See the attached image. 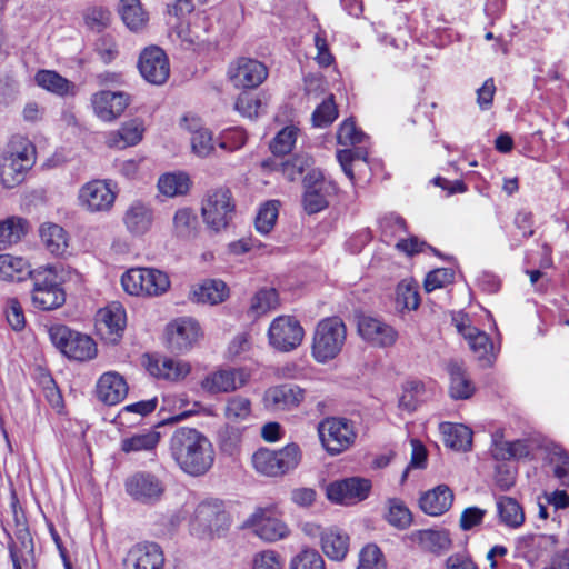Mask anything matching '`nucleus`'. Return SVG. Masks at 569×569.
<instances>
[{
    "instance_id": "obj_1",
    "label": "nucleus",
    "mask_w": 569,
    "mask_h": 569,
    "mask_svg": "<svg viewBox=\"0 0 569 569\" xmlns=\"http://www.w3.org/2000/svg\"><path fill=\"white\" fill-rule=\"evenodd\" d=\"M169 453L180 470L192 477L206 475L216 458L210 439L200 430L189 427H179L172 432Z\"/></svg>"
},
{
    "instance_id": "obj_2",
    "label": "nucleus",
    "mask_w": 569,
    "mask_h": 569,
    "mask_svg": "<svg viewBox=\"0 0 569 569\" xmlns=\"http://www.w3.org/2000/svg\"><path fill=\"white\" fill-rule=\"evenodd\" d=\"M347 328L339 317L322 319L316 327L312 341V356L326 363L336 358L346 342Z\"/></svg>"
},
{
    "instance_id": "obj_3",
    "label": "nucleus",
    "mask_w": 569,
    "mask_h": 569,
    "mask_svg": "<svg viewBox=\"0 0 569 569\" xmlns=\"http://www.w3.org/2000/svg\"><path fill=\"white\" fill-rule=\"evenodd\" d=\"M51 342L66 357L77 361H88L97 356V345L88 335L57 325L49 330Z\"/></svg>"
},
{
    "instance_id": "obj_4",
    "label": "nucleus",
    "mask_w": 569,
    "mask_h": 569,
    "mask_svg": "<svg viewBox=\"0 0 569 569\" xmlns=\"http://www.w3.org/2000/svg\"><path fill=\"white\" fill-rule=\"evenodd\" d=\"M236 203L230 189L219 187L207 191L201 203V214L208 228L218 232L232 220Z\"/></svg>"
},
{
    "instance_id": "obj_5",
    "label": "nucleus",
    "mask_w": 569,
    "mask_h": 569,
    "mask_svg": "<svg viewBox=\"0 0 569 569\" xmlns=\"http://www.w3.org/2000/svg\"><path fill=\"white\" fill-rule=\"evenodd\" d=\"M300 458L298 445L290 443L280 450L259 449L253 453L252 462L258 472L278 477L295 469Z\"/></svg>"
},
{
    "instance_id": "obj_6",
    "label": "nucleus",
    "mask_w": 569,
    "mask_h": 569,
    "mask_svg": "<svg viewBox=\"0 0 569 569\" xmlns=\"http://www.w3.org/2000/svg\"><path fill=\"white\" fill-rule=\"evenodd\" d=\"M320 441L328 453L339 455L356 439L353 425L346 418H326L318 425Z\"/></svg>"
},
{
    "instance_id": "obj_7",
    "label": "nucleus",
    "mask_w": 569,
    "mask_h": 569,
    "mask_svg": "<svg viewBox=\"0 0 569 569\" xmlns=\"http://www.w3.org/2000/svg\"><path fill=\"white\" fill-rule=\"evenodd\" d=\"M303 208L308 214L318 213L329 206V199L336 194L335 182L326 180L319 170H310L303 178Z\"/></svg>"
},
{
    "instance_id": "obj_8",
    "label": "nucleus",
    "mask_w": 569,
    "mask_h": 569,
    "mask_svg": "<svg viewBox=\"0 0 569 569\" xmlns=\"http://www.w3.org/2000/svg\"><path fill=\"white\" fill-rule=\"evenodd\" d=\"M305 336L300 322L292 316H279L268 329L271 347L281 352H289L300 346Z\"/></svg>"
},
{
    "instance_id": "obj_9",
    "label": "nucleus",
    "mask_w": 569,
    "mask_h": 569,
    "mask_svg": "<svg viewBox=\"0 0 569 569\" xmlns=\"http://www.w3.org/2000/svg\"><path fill=\"white\" fill-rule=\"evenodd\" d=\"M267 77V67L252 58L240 57L232 61L228 68V78L238 89L257 88Z\"/></svg>"
},
{
    "instance_id": "obj_10",
    "label": "nucleus",
    "mask_w": 569,
    "mask_h": 569,
    "mask_svg": "<svg viewBox=\"0 0 569 569\" xmlns=\"http://www.w3.org/2000/svg\"><path fill=\"white\" fill-rule=\"evenodd\" d=\"M371 487V481L367 478H345L328 485L327 498L336 503L351 506L367 499Z\"/></svg>"
},
{
    "instance_id": "obj_11",
    "label": "nucleus",
    "mask_w": 569,
    "mask_h": 569,
    "mask_svg": "<svg viewBox=\"0 0 569 569\" xmlns=\"http://www.w3.org/2000/svg\"><path fill=\"white\" fill-rule=\"evenodd\" d=\"M243 529H251L264 541L273 542L288 536L287 525L271 516L268 508H257L242 523Z\"/></svg>"
},
{
    "instance_id": "obj_12",
    "label": "nucleus",
    "mask_w": 569,
    "mask_h": 569,
    "mask_svg": "<svg viewBox=\"0 0 569 569\" xmlns=\"http://www.w3.org/2000/svg\"><path fill=\"white\" fill-rule=\"evenodd\" d=\"M34 149L32 146L24 147L22 151L6 156L0 163V179L6 188H14L23 182L27 172L34 163Z\"/></svg>"
},
{
    "instance_id": "obj_13",
    "label": "nucleus",
    "mask_w": 569,
    "mask_h": 569,
    "mask_svg": "<svg viewBox=\"0 0 569 569\" xmlns=\"http://www.w3.org/2000/svg\"><path fill=\"white\" fill-rule=\"evenodd\" d=\"M127 493L137 502L153 505L158 502L163 492L162 481L149 472H137L126 480Z\"/></svg>"
},
{
    "instance_id": "obj_14",
    "label": "nucleus",
    "mask_w": 569,
    "mask_h": 569,
    "mask_svg": "<svg viewBox=\"0 0 569 569\" xmlns=\"http://www.w3.org/2000/svg\"><path fill=\"white\" fill-rule=\"evenodd\" d=\"M138 68L143 79L156 86L163 84L170 74L167 54L156 46L146 48L141 52Z\"/></svg>"
},
{
    "instance_id": "obj_15",
    "label": "nucleus",
    "mask_w": 569,
    "mask_h": 569,
    "mask_svg": "<svg viewBox=\"0 0 569 569\" xmlns=\"http://www.w3.org/2000/svg\"><path fill=\"white\" fill-rule=\"evenodd\" d=\"M80 206L90 212H107L116 200V192L102 180L87 182L79 190Z\"/></svg>"
},
{
    "instance_id": "obj_16",
    "label": "nucleus",
    "mask_w": 569,
    "mask_h": 569,
    "mask_svg": "<svg viewBox=\"0 0 569 569\" xmlns=\"http://www.w3.org/2000/svg\"><path fill=\"white\" fill-rule=\"evenodd\" d=\"M168 347L174 352H186L200 337L199 323L188 317L178 318L167 326Z\"/></svg>"
},
{
    "instance_id": "obj_17",
    "label": "nucleus",
    "mask_w": 569,
    "mask_h": 569,
    "mask_svg": "<svg viewBox=\"0 0 569 569\" xmlns=\"http://www.w3.org/2000/svg\"><path fill=\"white\" fill-rule=\"evenodd\" d=\"M126 569H163L164 555L156 542H140L132 546L124 560Z\"/></svg>"
},
{
    "instance_id": "obj_18",
    "label": "nucleus",
    "mask_w": 569,
    "mask_h": 569,
    "mask_svg": "<svg viewBox=\"0 0 569 569\" xmlns=\"http://www.w3.org/2000/svg\"><path fill=\"white\" fill-rule=\"evenodd\" d=\"M305 389L293 383L270 387L263 395V403L271 411H288L297 408L305 399Z\"/></svg>"
},
{
    "instance_id": "obj_19",
    "label": "nucleus",
    "mask_w": 569,
    "mask_h": 569,
    "mask_svg": "<svg viewBox=\"0 0 569 569\" xmlns=\"http://www.w3.org/2000/svg\"><path fill=\"white\" fill-rule=\"evenodd\" d=\"M130 98L124 92L101 90L91 97L94 114L104 122L119 118L129 106Z\"/></svg>"
},
{
    "instance_id": "obj_20",
    "label": "nucleus",
    "mask_w": 569,
    "mask_h": 569,
    "mask_svg": "<svg viewBox=\"0 0 569 569\" xmlns=\"http://www.w3.org/2000/svg\"><path fill=\"white\" fill-rule=\"evenodd\" d=\"M358 332L363 340L381 348L392 346L398 338V332L390 325L370 316L358 318Z\"/></svg>"
},
{
    "instance_id": "obj_21",
    "label": "nucleus",
    "mask_w": 569,
    "mask_h": 569,
    "mask_svg": "<svg viewBox=\"0 0 569 569\" xmlns=\"http://www.w3.org/2000/svg\"><path fill=\"white\" fill-rule=\"evenodd\" d=\"M558 543L555 535L530 533L517 540V549L523 555L528 562H536L550 555Z\"/></svg>"
},
{
    "instance_id": "obj_22",
    "label": "nucleus",
    "mask_w": 569,
    "mask_h": 569,
    "mask_svg": "<svg viewBox=\"0 0 569 569\" xmlns=\"http://www.w3.org/2000/svg\"><path fill=\"white\" fill-rule=\"evenodd\" d=\"M406 540L419 546L433 555H442L451 548L452 540L447 530H415L406 536Z\"/></svg>"
},
{
    "instance_id": "obj_23",
    "label": "nucleus",
    "mask_w": 569,
    "mask_h": 569,
    "mask_svg": "<svg viewBox=\"0 0 569 569\" xmlns=\"http://www.w3.org/2000/svg\"><path fill=\"white\" fill-rule=\"evenodd\" d=\"M126 327V311L119 303H112L98 313V329L110 342L116 343Z\"/></svg>"
},
{
    "instance_id": "obj_24",
    "label": "nucleus",
    "mask_w": 569,
    "mask_h": 569,
    "mask_svg": "<svg viewBox=\"0 0 569 569\" xmlns=\"http://www.w3.org/2000/svg\"><path fill=\"white\" fill-rule=\"evenodd\" d=\"M97 397L108 406L122 401L128 393V385L124 378L116 372H104L97 382Z\"/></svg>"
},
{
    "instance_id": "obj_25",
    "label": "nucleus",
    "mask_w": 569,
    "mask_h": 569,
    "mask_svg": "<svg viewBox=\"0 0 569 569\" xmlns=\"http://www.w3.org/2000/svg\"><path fill=\"white\" fill-rule=\"evenodd\" d=\"M147 370L156 378L176 381L190 372V365L182 360L152 356L148 358Z\"/></svg>"
},
{
    "instance_id": "obj_26",
    "label": "nucleus",
    "mask_w": 569,
    "mask_h": 569,
    "mask_svg": "<svg viewBox=\"0 0 569 569\" xmlns=\"http://www.w3.org/2000/svg\"><path fill=\"white\" fill-rule=\"evenodd\" d=\"M453 502V492L447 485L426 491L419 499L421 510L432 517L447 512Z\"/></svg>"
},
{
    "instance_id": "obj_27",
    "label": "nucleus",
    "mask_w": 569,
    "mask_h": 569,
    "mask_svg": "<svg viewBox=\"0 0 569 569\" xmlns=\"http://www.w3.org/2000/svg\"><path fill=\"white\" fill-rule=\"evenodd\" d=\"M450 378L449 395L455 400H466L476 391L475 385L467 373L462 362L450 360L447 365Z\"/></svg>"
},
{
    "instance_id": "obj_28",
    "label": "nucleus",
    "mask_w": 569,
    "mask_h": 569,
    "mask_svg": "<svg viewBox=\"0 0 569 569\" xmlns=\"http://www.w3.org/2000/svg\"><path fill=\"white\" fill-rule=\"evenodd\" d=\"M350 538L338 527H327L322 533L320 547L328 559L342 561L349 551Z\"/></svg>"
},
{
    "instance_id": "obj_29",
    "label": "nucleus",
    "mask_w": 569,
    "mask_h": 569,
    "mask_svg": "<svg viewBox=\"0 0 569 569\" xmlns=\"http://www.w3.org/2000/svg\"><path fill=\"white\" fill-rule=\"evenodd\" d=\"M458 331L468 341L469 348L479 360L491 363L495 359L493 343L489 336L476 327L458 325Z\"/></svg>"
},
{
    "instance_id": "obj_30",
    "label": "nucleus",
    "mask_w": 569,
    "mask_h": 569,
    "mask_svg": "<svg viewBox=\"0 0 569 569\" xmlns=\"http://www.w3.org/2000/svg\"><path fill=\"white\" fill-rule=\"evenodd\" d=\"M182 121L184 128L191 133L192 152L200 158L209 157L214 150L212 132L203 128L196 118L184 117Z\"/></svg>"
},
{
    "instance_id": "obj_31",
    "label": "nucleus",
    "mask_w": 569,
    "mask_h": 569,
    "mask_svg": "<svg viewBox=\"0 0 569 569\" xmlns=\"http://www.w3.org/2000/svg\"><path fill=\"white\" fill-rule=\"evenodd\" d=\"M439 430L445 445L457 451H468L472 446V430L461 423L441 422Z\"/></svg>"
},
{
    "instance_id": "obj_32",
    "label": "nucleus",
    "mask_w": 569,
    "mask_h": 569,
    "mask_svg": "<svg viewBox=\"0 0 569 569\" xmlns=\"http://www.w3.org/2000/svg\"><path fill=\"white\" fill-rule=\"evenodd\" d=\"M36 83L58 97L74 96L77 92L76 84L57 71L42 69L34 76Z\"/></svg>"
},
{
    "instance_id": "obj_33",
    "label": "nucleus",
    "mask_w": 569,
    "mask_h": 569,
    "mask_svg": "<svg viewBox=\"0 0 569 569\" xmlns=\"http://www.w3.org/2000/svg\"><path fill=\"white\" fill-rule=\"evenodd\" d=\"M70 273L62 264H47L32 269L28 278L32 280L33 288L52 289L60 287Z\"/></svg>"
},
{
    "instance_id": "obj_34",
    "label": "nucleus",
    "mask_w": 569,
    "mask_h": 569,
    "mask_svg": "<svg viewBox=\"0 0 569 569\" xmlns=\"http://www.w3.org/2000/svg\"><path fill=\"white\" fill-rule=\"evenodd\" d=\"M199 220L196 211L189 207L179 208L172 218V236L179 240L197 237Z\"/></svg>"
},
{
    "instance_id": "obj_35",
    "label": "nucleus",
    "mask_w": 569,
    "mask_h": 569,
    "mask_svg": "<svg viewBox=\"0 0 569 569\" xmlns=\"http://www.w3.org/2000/svg\"><path fill=\"white\" fill-rule=\"evenodd\" d=\"M241 373L234 370H219L211 375H208L201 381V388L209 393L230 392L241 387L244 382L243 379L237 376Z\"/></svg>"
},
{
    "instance_id": "obj_36",
    "label": "nucleus",
    "mask_w": 569,
    "mask_h": 569,
    "mask_svg": "<svg viewBox=\"0 0 569 569\" xmlns=\"http://www.w3.org/2000/svg\"><path fill=\"white\" fill-rule=\"evenodd\" d=\"M127 229L133 234H144L152 224V210L142 202L132 203L123 218Z\"/></svg>"
},
{
    "instance_id": "obj_37",
    "label": "nucleus",
    "mask_w": 569,
    "mask_h": 569,
    "mask_svg": "<svg viewBox=\"0 0 569 569\" xmlns=\"http://www.w3.org/2000/svg\"><path fill=\"white\" fill-rule=\"evenodd\" d=\"M143 131L142 121L138 119L130 120L123 123L119 130L109 134L108 144L119 149L134 146L141 141Z\"/></svg>"
},
{
    "instance_id": "obj_38",
    "label": "nucleus",
    "mask_w": 569,
    "mask_h": 569,
    "mask_svg": "<svg viewBox=\"0 0 569 569\" xmlns=\"http://www.w3.org/2000/svg\"><path fill=\"white\" fill-rule=\"evenodd\" d=\"M30 263L21 258L8 253L0 254V280L23 281L31 273Z\"/></svg>"
},
{
    "instance_id": "obj_39",
    "label": "nucleus",
    "mask_w": 569,
    "mask_h": 569,
    "mask_svg": "<svg viewBox=\"0 0 569 569\" xmlns=\"http://www.w3.org/2000/svg\"><path fill=\"white\" fill-rule=\"evenodd\" d=\"M228 297V287L222 280L209 279L192 291V300L200 303L217 305Z\"/></svg>"
},
{
    "instance_id": "obj_40",
    "label": "nucleus",
    "mask_w": 569,
    "mask_h": 569,
    "mask_svg": "<svg viewBox=\"0 0 569 569\" xmlns=\"http://www.w3.org/2000/svg\"><path fill=\"white\" fill-rule=\"evenodd\" d=\"M499 520L506 527L517 529L525 522V512L520 503L511 497H499L497 500Z\"/></svg>"
},
{
    "instance_id": "obj_41",
    "label": "nucleus",
    "mask_w": 569,
    "mask_h": 569,
    "mask_svg": "<svg viewBox=\"0 0 569 569\" xmlns=\"http://www.w3.org/2000/svg\"><path fill=\"white\" fill-rule=\"evenodd\" d=\"M40 237L47 250L57 257H62L68 249V236L62 227L46 223L40 228Z\"/></svg>"
},
{
    "instance_id": "obj_42",
    "label": "nucleus",
    "mask_w": 569,
    "mask_h": 569,
    "mask_svg": "<svg viewBox=\"0 0 569 569\" xmlns=\"http://www.w3.org/2000/svg\"><path fill=\"white\" fill-rule=\"evenodd\" d=\"M191 186L190 178L184 172H169L158 180L159 191L167 197H177L188 193Z\"/></svg>"
},
{
    "instance_id": "obj_43",
    "label": "nucleus",
    "mask_w": 569,
    "mask_h": 569,
    "mask_svg": "<svg viewBox=\"0 0 569 569\" xmlns=\"http://www.w3.org/2000/svg\"><path fill=\"white\" fill-rule=\"evenodd\" d=\"M119 13L123 23L132 31L140 30L148 21L139 0H120Z\"/></svg>"
},
{
    "instance_id": "obj_44",
    "label": "nucleus",
    "mask_w": 569,
    "mask_h": 569,
    "mask_svg": "<svg viewBox=\"0 0 569 569\" xmlns=\"http://www.w3.org/2000/svg\"><path fill=\"white\" fill-rule=\"evenodd\" d=\"M31 299L36 308L52 310L64 303L66 292L61 286L53 287L52 289L32 288Z\"/></svg>"
},
{
    "instance_id": "obj_45",
    "label": "nucleus",
    "mask_w": 569,
    "mask_h": 569,
    "mask_svg": "<svg viewBox=\"0 0 569 569\" xmlns=\"http://www.w3.org/2000/svg\"><path fill=\"white\" fill-rule=\"evenodd\" d=\"M160 441V433L157 431H148L136 433L121 440V450L126 453L152 451Z\"/></svg>"
},
{
    "instance_id": "obj_46",
    "label": "nucleus",
    "mask_w": 569,
    "mask_h": 569,
    "mask_svg": "<svg viewBox=\"0 0 569 569\" xmlns=\"http://www.w3.org/2000/svg\"><path fill=\"white\" fill-rule=\"evenodd\" d=\"M170 287V280L166 272L152 268H143V295L159 296Z\"/></svg>"
},
{
    "instance_id": "obj_47",
    "label": "nucleus",
    "mask_w": 569,
    "mask_h": 569,
    "mask_svg": "<svg viewBox=\"0 0 569 569\" xmlns=\"http://www.w3.org/2000/svg\"><path fill=\"white\" fill-rule=\"evenodd\" d=\"M251 401L242 396L228 398L224 407V417L232 422H242L251 417Z\"/></svg>"
},
{
    "instance_id": "obj_48",
    "label": "nucleus",
    "mask_w": 569,
    "mask_h": 569,
    "mask_svg": "<svg viewBox=\"0 0 569 569\" xmlns=\"http://www.w3.org/2000/svg\"><path fill=\"white\" fill-rule=\"evenodd\" d=\"M356 569H387V561L381 549L375 543H367L359 552Z\"/></svg>"
},
{
    "instance_id": "obj_49",
    "label": "nucleus",
    "mask_w": 569,
    "mask_h": 569,
    "mask_svg": "<svg viewBox=\"0 0 569 569\" xmlns=\"http://www.w3.org/2000/svg\"><path fill=\"white\" fill-rule=\"evenodd\" d=\"M278 306V292L273 288L260 289L251 299L250 312L262 316Z\"/></svg>"
},
{
    "instance_id": "obj_50",
    "label": "nucleus",
    "mask_w": 569,
    "mask_h": 569,
    "mask_svg": "<svg viewBox=\"0 0 569 569\" xmlns=\"http://www.w3.org/2000/svg\"><path fill=\"white\" fill-rule=\"evenodd\" d=\"M298 132L295 126L282 128L270 142L271 152L276 156L288 154L297 141Z\"/></svg>"
},
{
    "instance_id": "obj_51",
    "label": "nucleus",
    "mask_w": 569,
    "mask_h": 569,
    "mask_svg": "<svg viewBox=\"0 0 569 569\" xmlns=\"http://www.w3.org/2000/svg\"><path fill=\"white\" fill-rule=\"evenodd\" d=\"M24 220L14 218L0 222V250L20 240L24 234Z\"/></svg>"
},
{
    "instance_id": "obj_52",
    "label": "nucleus",
    "mask_w": 569,
    "mask_h": 569,
    "mask_svg": "<svg viewBox=\"0 0 569 569\" xmlns=\"http://www.w3.org/2000/svg\"><path fill=\"white\" fill-rule=\"evenodd\" d=\"M313 160L307 153H298L292 158L281 162L282 174L289 180L295 181L305 171L309 170L312 166Z\"/></svg>"
},
{
    "instance_id": "obj_53",
    "label": "nucleus",
    "mask_w": 569,
    "mask_h": 569,
    "mask_svg": "<svg viewBox=\"0 0 569 569\" xmlns=\"http://www.w3.org/2000/svg\"><path fill=\"white\" fill-rule=\"evenodd\" d=\"M353 147H355L353 149H343V150L337 151V159H338L345 174L351 181H353V179H355L352 163L355 161H362L366 163L367 158H368V150L366 147H362V146H359V147L353 146Z\"/></svg>"
},
{
    "instance_id": "obj_54",
    "label": "nucleus",
    "mask_w": 569,
    "mask_h": 569,
    "mask_svg": "<svg viewBox=\"0 0 569 569\" xmlns=\"http://www.w3.org/2000/svg\"><path fill=\"white\" fill-rule=\"evenodd\" d=\"M386 518L391 526L398 529L407 528L412 520L411 512L399 499H390L388 501V513Z\"/></svg>"
},
{
    "instance_id": "obj_55",
    "label": "nucleus",
    "mask_w": 569,
    "mask_h": 569,
    "mask_svg": "<svg viewBox=\"0 0 569 569\" xmlns=\"http://www.w3.org/2000/svg\"><path fill=\"white\" fill-rule=\"evenodd\" d=\"M396 301L405 309H417L420 303L417 284L408 280L399 282L396 289Z\"/></svg>"
},
{
    "instance_id": "obj_56",
    "label": "nucleus",
    "mask_w": 569,
    "mask_h": 569,
    "mask_svg": "<svg viewBox=\"0 0 569 569\" xmlns=\"http://www.w3.org/2000/svg\"><path fill=\"white\" fill-rule=\"evenodd\" d=\"M86 26L93 32H102L111 21V12L102 7H91L83 12Z\"/></svg>"
},
{
    "instance_id": "obj_57",
    "label": "nucleus",
    "mask_w": 569,
    "mask_h": 569,
    "mask_svg": "<svg viewBox=\"0 0 569 569\" xmlns=\"http://www.w3.org/2000/svg\"><path fill=\"white\" fill-rule=\"evenodd\" d=\"M279 202L276 200L267 201L259 210L256 218V229L261 234L269 233L278 218Z\"/></svg>"
},
{
    "instance_id": "obj_58",
    "label": "nucleus",
    "mask_w": 569,
    "mask_h": 569,
    "mask_svg": "<svg viewBox=\"0 0 569 569\" xmlns=\"http://www.w3.org/2000/svg\"><path fill=\"white\" fill-rule=\"evenodd\" d=\"M338 117V110L333 96L326 98L312 113V122L315 127L326 128L330 126Z\"/></svg>"
},
{
    "instance_id": "obj_59",
    "label": "nucleus",
    "mask_w": 569,
    "mask_h": 569,
    "mask_svg": "<svg viewBox=\"0 0 569 569\" xmlns=\"http://www.w3.org/2000/svg\"><path fill=\"white\" fill-rule=\"evenodd\" d=\"M290 569H326V565L317 550L307 548L291 559Z\"/></svg>"
},
{
    "instance_id": "obj_60",
    "label": "nucleus",
    "mask_w": 569,
    "mask_h": 569,
    "mask_svg": "<svg viewBox=\"0 0 569 569\" xmlns=\"http://www.w3.org/2000/svg\"><path fill=\"white\" fill-rule=\"evenodd\" d=\"M368 137L359 130L351 119H346L337 132L338 143L341 146H357L363 143Z\"/></svg>"
},
{
    "instance_id": "obj_61",
    "label": "nucleus",
    "mask_w": 569,
    "mask_h": 569,
    "mask_svg": "<svg viewBox=\"0 0 569 569\" xmlns=\"http://www.w3.org/2000/svg\"><path fill=\"white\" fill-rule=\"evenodd\" d=\"M218 440L220 449L223 452L233 455L241 441V430L237 427L227 425L219 431Z\"/></svg>"
},
{
    "instance_id": "obj_62",
    "label": "nucleus",
    "mask_w": 569,
    "mask_h": 569,
    "mask_svg": "<svg viewBox=\"0 0 569 569\" xmlns=\"http://www.w3.org/2000/svg\"><path fill=\"white\" fill-rule=\"evenodd\" d=\"M236 110L247 118H256L259 116L262 102L250 92H242L236 100Z\"/></svg>"
},
{
    "instance_id": "obj_63",
    "label": "nucleus",
    "mask_w": 569,
    "mask_h": 569,
    "mask_svg": "<svg viewBox=\"0 0 569 569\" xmlns=\"http://www.w3.org/2000/svg\"><path fill=\"white\" fill-rule=\"evenodd\" d=\"M455 272L450 268H439L430 271L423 282L427 292L443 288L452 282Z\"/></svg>"
},
{
    "instance_id": "obj_64",
    "label": "nucleus",
    "mask_w": 569,
    "mask_h": 569,
    "mask_svg": "<svg viewBox=\"0 0 569 569\" xmlns=\"http://www.w3.org/2000/svg\"><path fill=\"white\" fill-rule=\"evenodd\" d=\"M247 134L241 128H230L219 138L218 146L226 151H236L244 146Z\"/></svg>"
}]
</instances>
